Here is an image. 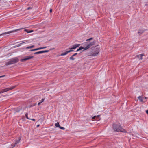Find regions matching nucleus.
<instances>
[{"instance_id": "f257e3e1", "label": "nucleus", "mask_w": 148, "mask_h": 148, "mask_svg": "<svg viewBox=\"0 0 148 148\" xmlns=\"http://www.w3.org/2000/svg\"><path fill=\"white\" fill-rule=\"evenodd\" d=\"M112 127L113 130L115 132H120L123 133H126V131L123 129L121 125L117 124H113Z\"/></svg>"}, {"instance_id": "f03ea898", "label": "nucleus", "mask_w": 148, "mask_h": 148, "mask_svg": "<svg viewBox=\"0 0 148 148\" xmlns=\"http://www.w3.org/2000/svg\"><path fill=\"white\" fill-rule=\"evenodd\" d=\"M19 61V60L17 57L11 59L8 62L5 63V65L8 66L9 65L15 64Z\"/></svg>"}, {"instance_id": "7ed1b4c3", "label": "nucleus", "mask_w": 148, "mask_h": 148, "mask_svg": "<svg viewBox=\"0 0 148 148\" xmlns=\"http://www.w3.org/2000/svg\"><path fill=\"white\" fill-rule=\"evenodd\" d=\"M95 43V41H94L92 42H86L85 43V45H86L85 48V50H86L89 48L90 46L93 45Z\"/></svg>"}, {"instance_id": "20e7f679", "label": "nucleus", "mask_w": 148, "mask_h": 148, "mask_svg": "<svg viewBox=\"0 0 148 148\" xmlns=\"http://www.w3.org/2000/svg\"><path fill=\"white\" fill-rule=\"evenodd\" d=\"M16 86L15 85V86H12L10 87L9 88L4 89L0 91V94L2 93L3 92H6L9 90L13 89H14V88H15L16 87Z\"/></svg>"}, {"instance_id": "39448f33", "label": "nucleus", "mask_w": 148, "mask_h": 148, "mask_svg": "<svg viewBox=\"0 0 148 148\" xmlns=\"http://www.w3.org/2000/svg\"><path fill=\"white\" fill-rule=\"evenodd\" d=\"M23 29V28H20L19 29H16L13 30L12 31L6 32H4L3 33H2V34H0V36H3L4 35H6V34H10V33H12V32H16L17 31H19L21 30L22 29Z\"/></svg>"}, {"instance_id": "423d86ee", "label": "nucleus", "mask_w": 148, "mask_h": 148, "mask_svg": "<svg viewBox=\"0 0 148 148\" xmlns=\"http://www.w3.org/2000/svg\"><path fill=\"white\" fill-rule=\"evenodd\" d=\"M34 57L32 56H27L24 57V58L21 59V61L22 62H23L27 61L28 60H29L32 58Z\"/></svg>"}, {"instance_id": "0eeeda50", "label": "nucleus", "mask_w": 148, "mask_h": 148, "mask_svg": "<svg viewBox=\"0 0 148 148\" xmlns=\"http://www.w3.org/2000/svg\"><path fill=\"white\" fill-rule=\"evenodd\" d=\"M80 45V44H74L73 45L72 47L71 48H69V49L70 50H72V49H76L77 47H79Z\"/></svg>"}, {"instance_id": "6e6552de", "label": "nucleus", "mask_w": 148, "mask_h": 148, "mask_svg": "<svg viewBox=\"0 0 148 148\" xmlns=\"http://www.w3.org/2000/svg\"><path fill=\"white\" fill-rule=\"evenodd\" d=\"M99 52V49H97L94 52L92 53V56H96L97 54H98V53Z\"/></svg>"}, {"instance_id": "1a4fd4ad", "label": "nucleus", "mask_w": 148, "mask_h": 148, "mask_svg": "<svg viewBox=\"0 0 148 148\" xmlns=\"http://www.w3.org/2000/svg\"><path fill=\"white\" fill-rule=\"evenodd\" d=\"M73 51V50H70L69 51H67L65 52L62 53L60 55L61 56H64V55H66L67 54H68V53H69Z\"/></svg>"}, {"instance_id": "9d476101", "label": "nucleus", "mask_w": 148, "mask_h": 148, "mask_svg": "<svg viewBox=\"0 0 148 148\" xmlns=\"http://www.w3.org/2000/svg\"><path fill=\"white\" fill-rule=\"evenodd\" d=\"M21 107H18L16 108H15L14 109V113L18 112L21 110Z\"/></svg>"}, {"instance_id": "9b49d317", "label": "nucleus", "mask_w": 148, "mask_h": 148, "mask_svg": "<svg viewBox=\"0 0 148 148\" xmlns=\"http://www.w3.org/2000/svg\"><path fill=\"white\" fill-rule=\"evenodd\" d=\"M145 30H143L139 29L138 30V33L139 35H140L141 34H143Z\"/></svg>"}, {"instance_id": "f8f14e48", "label": "nucleus", "mask_w": 148, "mask_h": 148, "mask_svg": "<svg viewBox=\"0 0 148 148\" xmlns=\"http://www.w3.org/2000/svg\"><path fill=\"white\" fill-rule=\"evenodd\" d=\"M100 115H97V116H95L92 118V119H95L96 120L98 121L99 120V118Z\"/></svg>"}, {"instance_id": "ddd939ff", "label": "nucleus", "mask_w": 148, "mask_h": 148, "mask_svg": "<svg viewBox=\"0 0 148 148\" xmlns=\"http://www.w3.org/2000/svg\"><path fill=\"white\" fill-rule=\"evenodd\" d=\"M29 40H27L25 42H23L20 44H18V45H16V46L17 47H19V46H20L21 45H22L24 43H29Z\"/></svg>"}, {"instance_id": "4468645a", "label": "nucleus", "mask_w": 148, "mask_h": 148, "mask_svg": "<svg viewBox=\"0 0 148 148\" xmlns=\"http://www.w3.org/2000/svg\"><path fill=\"white\" fill-rule=\"evenodd\" d=\"M143 56V54H141L137 55V57L139 58L140 60H142V56Z\"/></svg>"}, {"instance_id": "2eb2a0df", "label": "nucleus", "mask_w": 148, "mask_h": 148, "mask_svg": "<svg viewBox=\"0 0 148 148\" xmlns=\"http://www.w3.org/2000/svg\"><path fill=\"white\" fill-rule=\"evenodd\" d=\"M21 140V138L20 137H18V139L17 140H16L15 142V144L16 145H17L18 143L20 142V141Z\"/></svg>"}, {"instance_id": "dca6fc26", "label": "nucleus", "mask_w": 148, "mask_h": 148, "mask_svg": "<svg viewBox=\"0 0 148 148\" xmlns=\"http://www.w3.org/2000/svg\"><path fill=\"white\" fill-rule=\"evenodd\" d=\"M40 50V47L36 49H31V50H30V51H34L38 50Z\"/></svg>"}, {"instance_id": "f3484780", "label": "nucleus", "mask_w": 148, "mask_h": 148, "mask_svg": "<svg viewBox=\"0 0 148 148\" xmlns=\"http://www.w3.org/2000/svg\"><path fill=\"white\" fill-rule=\"evenodd\" d=\"M138 100L142 102L143 101L142 97L141 96H139L138 97Z\"/></svg>"}, {"instance_id": "a211bd4d", "label": "nucleus", "mask_w": 148, "mask_h": 148, "mask_svg": "<svg viewBox=\"0 0 148 148\" xmlns=\"http://www.w3.org/2000/svg\"><path fill=\"white\" fill-rule=\"evenodd\" d=\"M35 47V46L34 45H32L30 46H28L26 47V49H29L31 48H32Z\"/></svg>"}, {"instance_id": "6ab92c4d", "label": "nucleus", "mask_w": 148, "mask_h": 148, "mask_svg": "<svg viewBox=\"0 0 148 148\" xmlns=\"http://www.w3.org/2000/svg\"><path fill=\"white\" fill-rule=\"evenodd\" d=\"M25 31L27 33H31V32H33V31L32 30H29L28 29H25Z\"/></svg>"}, {"instance_id": "aec40b11", "label": "nucleus", "mask_w": 148, "mask_h": 148, "mask_svg": "<svg viewBox=\"0 0 148 148\" xmlns=\"http://www.w3.org/2000/svg\"><path fill=\"white\" fill-rule=\"evenodd\" d=\"M42 53V51L35 52L34 53V54H38Z\"/></svg>"}, {"instance_id": "412c9836", "label": "nucleus", "mask_w": 148, "mask_h": 148, "mask_svg": "<svg viewBox=\"0 0 148 148\" xmlns=\"http://www.w3.org/2000/svg\"><path fill=\"white\" fill-rule=\"evenodd\" d=\"M55 125L56 127H58L59 128V127H60V125L59 124V122H58L57 123H56L55 124Z\"/></svg>"}, {"instance_id": "4be33fe9", "label": "nucleus", "mask_w": 148, "mask_h": 148, "mask_svg": "<svg viewBox=\"0 0 148 148\" xmlns=\"http://www.w3.org/2000/svg\"><path fill=\"white\" fill-rule=\"evenodd\" d=\"M49 50H44V51H42V53H47L49 52Z\"/></svg>"}, {"instance_id": "5701e85b", "label": "nucleus", "mask_w": 148, "mask_h": 148, "mask_svg": "<svg viewBox=\"0 0 148 148\" xmlns=\"http://www.w3.org/2000/svg\"><path fill=\"white\" fill-rule=\"evenodd\" d=\"M85 47L84 46L83 47H82V46H81L79 47V49L81 50H82L83 49H85Z\"/></svg>"}, {"instance_id": "b1692460", "label": "nucleus", "mask_w": 148, "mask_h": 148, "mask_svg": "<svg viewBox=\"0 0 148 148\" xmlns=\"http://www.w3.org/2000/svg\"><path fill=\"white\" fill-rule=\"evenodd\" d=\"M70 59L73 60H74V58H73V56H72L70 58Z\"/></svg>"}, {"instance_id": "393cba45", "label": "nucleus", "mask_w": 148, "mask_h": 148, "mask_svg": "<svg viewBox=\"0 0 148 148\" xmlns=\"http://www.w3.org/2000/svg\"><path fill=\"white\" fill-rule=\"evenodd\" d=\"M28 113H26L25 114V117H26V118H27V119H29L28 117Z\"/></svg>"}, {"instance_id": "a878e982", "label": "nucleus", "mask_w": 148, "mask_h": 148, "mask_svg": "<svg viewBox=\"0 0 148 148\" xmlns=\"http://www.w3.org/2000/svg\"><path fill=\"white\" fill-rule=\"evenodd\" d=\"M59 128L61 129V130H65V128L63 127H61L60 126V127H59Z\"/></svg>"}, {"instance_id": "bb28decb", "label": "nucleus", "mask_w": 148, "mask_h": 148, "mask_svg": "<svg viewBox=\"0 0 148 148\" xmlns=\"http://www.w3.org/2000/svg\"><path fill=\"white\" fill-rule=\"evenodd\" d=\"M16 145L15 143H14V144H12V145H11V146H12V148H13V147H15V146H16Z\"/></svg>"}, {"instance_id": "cd10ccee", "label": "nucleus", "mask_w": 148, "mask_h": 148, "mask_svg": "<svg viewBox=\"0 0 148 148\" xmlns=\"http://www.w3.org/2000/svg\"><path fill=\"white\" fill-rule=\"evenodd\" d=\"M92 39H93V38L92 37V38H90L89 39H87L86 40V41H89V40H92Z\"/></svg>"}, {"instance_id": "c85d7f7f", "label": "nucleus", "mask_w": 148, "mask_h": 148, "mask_svg": "<svg viewBox=\"0 0 148 148\" xmlns=\"http://www.w3.org/2000/svg\"><path fill=\"white\" fill-rule=\"evenodd\" d=\"M47 48V47H40V49H44L46 48Z\"/></svg>"}, {"instance_id": "c756f323", "label": "nucleus", "mask_w": 148, "mask_h": 148, "mask_svg": "<svg viewBox=\"0 0 148 148\" xmlns=\"http://www.w3.org/2000/svg\"><path fill=\"white\" fill-rule=\"evenodd\" d=\"M45 100L44 99H42L41 101V103H42L44 101V100Z\"/></svg>"}, {"instance_id": "7c9ffc66", "label": "nucleus", "mask_w": 148, "mask_h": 148, "mask_svg": "<svg viewBox=\"0 0 148 148\" xmlns=\"http://www.w3.org/2000/svg\"><path fill=\"white\" fill-rule=\"evenodd\" d=\"M32 7H28L27 8V10H29V9H32Z\"/></svg>"}, {"instance_id": "2f4dec72", "label": "nucleus", "mask_w": 148, "mask_h": 148, "mask_svg": "<svg viewBox=\"0 0 148 148\" xmlns=\"http://www.w3.org/2000/svg\"><path fill=\"white\" fill-rule=\"evenodd\" d=\"M77 53H74V54H73L72 56H74L77 55Z\"/></svg>"}, {"instance_id": "473e14b6", "label": "nucleus", "mask_w": 148, "mask_h": 148, "mask_svg": "<svg viewBox=\"0 0 148 148\" xmlns=\"http://www.w3.org/2000/svg\"><path fill=\"white\" fill-rule=\"evenodd\" d=\"M5 76V75H2V76H0V78H1V77H4Z\"/></svg>"}, {"instance_id": "72a5a7b5", "label": "nucleus", "mask_w": 148, "mask_h": 148, "mask_svg": "<svg viewBox=\"0 0 148 148\" xmlns=\"http://www.w3.org/2000/svg\"><path fill=\"white\" fill-rule=\"evenodd\" d=\"M30 119L32 120V121H36L35 119Z\"/></svg>"}, {"instance_id": "f704fd0d", "label": "nucleus", "mask_w": 148, "mask_h": 148, "mask_svg": "<svg viewBox=\"0 0 148 148\" xmlns=\"http://www.w3.org/2000/svg\"><path fill=\"white\" fill-rule=\"evenodd\" d=\"M41 103V102H39L38 103V106H39L40 105V104Z\"/></svg>"}, {"instance_id": "c9c22d12", "label": "nucleus", "mask_w": 148, "mask_h": 148, "mask_svg": "<svg viewBox=\"0 0 148 148\" xmlns=\"http://www.w3.org/2000/svg\"><path fill=\"white\" fill-rule=\"evenodd\" d=\"M52 9H51L50 10V13H51L52 12Z\"/></svg>"}, {"instance_id": "e433bc0d", "label": "nucleus", "mask_w": 148, "mask_h": 148, "mask_svg": "<svg viewBox=\"0 0 148 148\" xmlns=\"http://www.w3.org/2000/svg\"><path fill=\"white\" fill-rule=\"evenodd\" d=\"M54 49V48H51V49H49V50H53Z\"/></svg>"}, {"instance_id": "4c0bfd02", "label": "nucleus", "mask_w": 148, "mask_h": 148, "mask_svg": "<svg viewBox=\"0 0 148 148\" xmlns=\"http://www.w3.org/2000/svg\"><path fill=\"white\" fill-rule=\"evenodd\" d=\"M80 50L79 49H79H77V51H76V52H77V51H80Z\"/></svg>"}, {"instance_id": "58836bf2", "label": "nucleus", "mask_w": 148, "mask_h": 148, "mask_svg": "<svg viewBox=\"0 0 148 148\" xmlns=\"http://www.w3.org/2000/svg\"><path fill=\"white\" fill-rule=\"evenodd\" d=\"M146 113L148 114V110L146 111Z\"/></svg>"}, {"instance_id": "ea45409f", "label": "nucleus", "mask_w": 148, "mask_h": 148, "mask_svg": "<svg viewBox=\"0 0 148 148\" xmlns=\"http://www.w3.org/2000/svg\"><path fill=\"white\" fill-rule=\"evenodd\" d=\"M39 126H40V125H37V127H39Z\"/></svg>"}, {"instance_id": "a19ab883", "label": "nucleus", "mask_w": 148, "mask_h": 148, "mask_svg": "<svg viewBox=\"0 0 148 148\" xmlns=\"http://www.w3.org/2000/svg\"><path fill=\"white\" fill-rule=\"evenodd\" d=\"M145 98L146 99V97H145Z\"/></svg>"}]
</instances>
